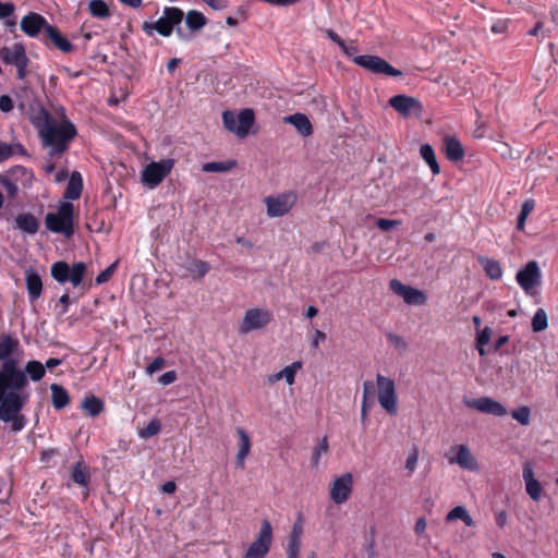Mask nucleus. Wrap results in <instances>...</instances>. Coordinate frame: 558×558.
<instances>
[{
	"label": "nucleus",
	"mask_w": 558,
	"mask_h": 558,
	"mask_svg": "<svg viewBox=\"0 0 558 558\" xmlns=\"http://www.w3.org/2000/svg\"><path fill=\"white\" fill-rule=\"evenodd\" d=\"M28 386L25 372L19 367L17 360H10L0 366V417L10 423L12 433H20L27 425V418L21 413L28 401L23 390Z\"/></svg>",
	"instance_id": "obj_1"
},
{
	"label": "nucleus",
	"mask_w": 558,
	"mask_h": 558,
	"mask_svg": "<svg viewBox=\"0 0 558 558\" xmlns=\"http://www.w3.org/2000/svg\"><path fill=\"white\" fill-rule=\"evenodd\" d=\"M43 113L44 122L37 126L44 146L51 148L52 155L64 153L77 134L75 125L68 119L58 124L49 112L44 110Z\"/></svg>",
	"instance_id": "obj_2"
},
{
	"label": "nucleus",
	"mask_w": 558,
	"mask_h": 558,
	"mask_svg": "<svg viewBox=\"0 0 558 558\" xmlns=\"http://www.w3.org/2000/svg\"><path fill=\"white\" fill-rule=\"evenodd\" d=\"M184 12L178 7H165L162 15L155 22H144L142 29L147 36L158 33L162 37H170L175 32L179 40L189 43L192 40L191 33H185L181 27Z\"/></svg>",
	"instance_id": "obj_3"
},
{
	"label": "nucleus",
	"mask_w": 558,
	"mask_h": 558,
	"mask_svg": "<svg viewBox=\"0 0 558 558\" xmlns=\"http://www.w3.org/2000/svg\"><path fill=\"white\" fill-rule=\"evenodd\" d=\"M46 228L53 232L70 238L74 234V205L62 202L56 213H49L45 218Z\"/></svg>",
	"instance_id": "obj_4"
},
{
	"label": "nucleus",
	"mask_w": 558,
	"mask_h": 558,
	"mask_svg": "<svg viewBox=\"0 0 558 558\" xmlns=\"http://www.w3.org/2000/svg\"><path fill=\"white\" fill-rule=\"evenodd\" d=\"M87 272V266L83 262L70 266L64 260H58L51 265V277L61 284L70 282L74 288H80Z\"/></svg>",
	"instance_id": "obj_5"
},
{
	"label": "nucleus",
	"mask_w": 558,
	"mask_h": 558,
	"mask_svg": "<svg viewBox=\"0 0 558 558\" xmlns=\"http://www.w3.org/2000/svg\"><path fill=\"white\" fill-rule=\"evenodd\" d=\"M0 59L3 63L14 65L17 70V78L24 80L27 75V65L29 59L26 56L25 48L22 44L13 46H4L0 48Z\"/></svg>",
	"instance_id": "obj_6"
},
{
	"label": "nucleus",
	"mask_w": 558,
	"mask_h": 558,
	"mask_svg": "<svg viewBox=\"0 0 558 558\" xmlns=\"http://www.w3.org/2000/svg\"><path fill=\"white\" fill-rule=\"evenodd\" d=\"M353 62L367 70L373 74H384L387 76L399 77L402 76V72L396 68H393L390 63H388L385 59L373 56V54H362L353 58Z\"/></svg>",
	"instance_id": "obj_7"
},
{
	"label": "nucleus",
	"mask_w": 558,
	"mask_h": 558,
	"mask_svg": "<svg viewBox=\"0 0 558 558\" xmlns=\"http://www.w3.org/2000/svg\"><path fill=\"white\" fill-rule=\"evenodd\" d=\"M272 544V526L268 520H263L256 539L248 546L243 558H265Z\"/></svg>",
	"instance_id": "obj_8"
},
{
	"label": "nucleus",
	"mask_w": 558,
	"mask_h": 558,
	"mask_svg": "<svg viewBox=\"0 0 558 558\" xmlns=\"http://www.w3.org/2000/svg\"><path fill=\"white\" fill-rule=\"evenodd\" d=\"M378 388V402L389 414L395 415L398 412L397 395L395 381L380 374L376 376Z\"/></svg>",
	"instance_id": "obj_9"
},
{
	"label": "nucleus",
	"mask_w": 558,
	"mask_h": 558,
	"mask_svg": "<svg viewBox=\"0 0 558 558\" xmlns=\"http://www.w3.org/2000/svg\"><path fill=\"white\" fill-rule=\"evenodd\" d=\"M174 159L167 158L148 163L142 172V180L149 187H156L172 171Z\"/></svg>",
	"instance_id": "obj_10"
},
{
	"label": "nucleus",
	"mask_w": 558,
	"mask_h": 558,
	"mask_svg": "<svg viewBox=\"0 0 558 558\" xmlns=\"http://www.w3.org/2000/svg\"><path fill=\"white\" fill-rule=\"evenodd\" d=\"M298 195L293 191L278 194L276 196H267L264 203L267 208V215L269 217H282L287 215L291 208L295 205Z\"/></svg>",
	"instance_id": "obj_11"
},
{
	"label": "nucleus",
	"mask_w": 558,
	"mask_h": 558,
	"mask_svg": "<svg viewBox=\"0 0 558 558\" xmlns=\"http://www.w3.org/2000/svg\"><path fill=\"white\" fill-rule=\"evenodd\" d=\"M272 319V313L268 310L251 308L244 314L243 320L240 325V332L246 335L252 330L262 329L267 326Z\"/></svg>",
	"instance_id": "obj_12"
},
{
	"label": "nucleus",
	"mask_w": 558,
	"mask_h": 558,
	"mask_svg": "<svg viewBox=\"0 0 558 558\" xmlns=\"http://www.w3.org/2000/svg\"><path fill=\"white\" fill-rule=\"evenodd\" d=\"M447 459L450 464H458L460 468L469 471H477L478 463L476 458L471 453L465 445H456L451 447L447 453Z\"/></svg>",
	"instance_id": "obj_13"
},
{
	"label": "nucleus",
	"mask_w": 558,
	"mask_h": 558,
	"mask_svg": "<svg viewBox=\"0 0 558 558\" xmlns=\"http://www.w3.org/2000/svg\"><path fill=\"white\" fill-rule=\"evenodd\" d=\"M463 402L468 408L476 410L481 413L492 414L497 417H502L508 414L507 408L505 405L489 397L464 399Z\"/></svg>",
	"instance_id": "obj_14"
},
{
	"label": "nucleus",
	"mask_w": 558,
	"mask_h": 558,
	"mask_svg": "<svg viewBox=\"0 0 558 558\" xmlns=\"http://www.w3.org/2000/svg\"><path fill=\"white\" fill-rule=\"evenodd\" d=\"M389 105L402 117H418L423 111L422 102L414 97L407 95H396L389 99Z\"/></svg>",
	"instance_id": "obj_15"
},
{
	"label": "nucleus",
	"mask_w": 558,
	"mask_h": 558,
	"mask_svg": "<svg viewBox=\"0 0 558 558\" xmlns=\"http://www.w3.org/2000/svg\"><path fill=\"white\" fill-rule=\"evenodd\" d=\"M389 288L395 294L401 296L407 304L421 305L425 304L427 301V298L423 291L410 286H405L398 279H391L389 282Z\"/></svg>",
	"instance_id": "obj_16"
},
{
	"label": "nucleus",
	"mask_w": 558,
	"mask_h": 558,
	"mask_svg": "<svg viewBox=\"0 0 558 558\" xmlns=\"http://www.w3.org/2000/svg\"><path fill=\"white\" fill-rule=\"evenodd\" d=\"M515 279L519 286L527 293L541 282V270L537 262L530 260L517 272Z\"/></svg>",
	"instance_id": "obj_17"
},
{
	"label": "nucleus",
	"mask_w": 558,
	"mask_h": 558,
	"mask_svg": "<svg viewBox=\"0 0 558 558\" xmlns=\"http://www.w3.org/2000/svg\"><path fill=\"white\" fill-rule=\"evenodd\" d=\"M48 26H51V24L43 15L35 12H29L21 21V29L32 38L38 37L41 32L46 35Z\"/></svg>",
	"instance_id": "obj_18"
},
{
	"label": "nucleus",
	"mask_w": 558,
	"mask_h": 558,
	"mask_svg": "<svg viewBox=\"0 0 558 558\" xmlns=\"http://www.w3.org/2000/svg\"><path fill=\"white\" fill-rule=\"evenodd\" d=\"M353 477L351 473H345L337 477L330 487V498L338 505L345 502L352 492Z\"/></svg>",
	"instance_id": "obj_19"
},
{
	"label": "nucleus",
	"mask_w": 558,
	"mask_h": 558,
	"mask_svg": "<svg viewBox=\"0 0 558 558\" xmlns=\"http://www.w3.org/2000/svg\"><path fill=\"white\" fill-rule=\"evenodd\" d=\"M25 284L29 301L38 300L43 293V280L35 269L28 268L25 270Z\"/></svg>",
	"instance_id": "obj_20"
},
{
	"label": "nucleus",
	"mask_w": 558,
	"mask_h": 558,
	"mask_svg": "<svg viewBox=\"0 0 558 558\" xmlns=\"http://www.w3.org/2000/svg\"><path fill=\"white\" fill-rule=\"evenodd\" d=\"M49 40L57 49L64 53H71L74 51V46L60 33V31L51 25L47 27V33L43 38L44 43Z\"/></svg>",
	"instance_id": "obj_21"
},
{
	"label": "nucleus",
	"mask_w": 558,
	"mask_h": 558,
	"mask_svg": "<svg viewBox=\"0 0 558 558\" xmlns=\"http://www.w3.org/2000/svg\"><path fill=\"white\" fill-rule=\"evenodd\" d=\"M71 480L85 488L83 493L84 498L88 497V485L90 482V473L88 466L84 463L83 460L77 461L71 470Z\"/></svg>",
	"instance_id": "obj_22"
},
{
	"label": "nucleus",
	"mask_w": 558,
	"mask_h": 558,
	"mask_svg": "<svg viewBox=\"0 0 558 558\" xmlns=\"http://www.w3.org/2000/svg\"><path fill=\"white\" fill-rule=\"evenodd\" d=\"M523 480L525 482V489L527 495L534 501H538L542 495V485L534 477V472L530 463H525L523 466Z\"/></svg>",
	"instance_id": "obj_23"
},
{
	"label": "nucleus",
	"mask_w": 558,
	"mask_h": 558,
	"mask_svg": "<svg viewBox=\"0 0 558 558\" xmlns=\"http://www.w3.org/2000/svg\"><path fill=\"white\" fill-rule=\"evenodd\" d=\"M3 174L23 187L29 186L34 180V172L31 169L20 165L11 167Z\"/></svg>",
	"instance_id": "obj_24"
},
{
	"label": "nucleus",
	"mask_w": 558,
	"mask_h": 558,
	"mask_svg": "<svg viewBox=\"0 0 558 558\" xmlns=\"http://www.w3.org/2000/svg\"><path fill=\"white\" fill-rule=\"evenodd\" d=\"M19 347L20 342L15 337L9 333H0V362L5 363V361L14 360L12 355Z\"/></svg>",
	"instance_id": "obj_25"
},
{
	"label": "nucleus",
	"mask_w": 558,
	"mask_h": 558,
	"mask_svg": "<svg viewBox=\"0 0 558 558\" xmlns=\"http://www.w3.org/2000/svg\"><path fill=\"white\" fill-rule=\"evenodd\" d=\"M183 20L187 28L185 33H191L192 39L195 37V34L207 24L206 16L197 10H190L186 15H184Z\"/></svg>",
	"instance_id": "obj_26"
},
{
	"label": "nucleus",
	"mask_w": 558,
	"mask_h": 558,
	"mask_svg": "<svg viewBox=\"0 0 558 558\" xmlns=\"http://www.w3.org/2000/svg\"><path fill=\"white\" fill-rule=\"evenodd\" d=\"M446 157L450 161H460L464 157V149L461 142L454 136H446L444 140Z\"/></svg>",
	"instance_id": "obj_27"
},
{
	"label": "nucleus",
	"mask_w": 558,
	"mask_h": 558,
	"mask_svg": "<svg viewBox=\"0 0 558 558\" xmlns=\"http://www.w3.org/2000/svg\"><path fill=\"white\" fill-rule=\"evenodd\" d=\"M236 435L239 437V451L235 457V464L242 469L251 450V438L242 427L236 428Z\"/></svg>",
	"instance_id": "obj_28"
},
{
	"label": "nucleus",
	"mask_w": 558,
	"mask_h": 558,
	"mask_svg": "<svg viewBox=\"0 0 558 558\" xmlns=\"http://www.w3.org/2000/svg\"><path fill=\"white\" fill-rule=\"evenodd\" d=\"M284 122L292 124L302 136H310L313 133V126L310 119L304 113H294L287 116Z\"/></svg>",
	"instance_id": "obj_29"
},
{
	"label": "nucleus",
	"mask_w": 558,
	"mask_h": 558,
	"mask_svg": "<svg viewBox=\"0 0 558 558\" xmlns=\"http://www.w3.org/2000/svg\"><path fill=\"white\" fill-rule=\"evenodd\" d=\"M15 228L27 234H35L39 229L38 219L29 213L20 214L14 218Z\"/></svg>",
	"instance_id": "obj_30"
},
{
	"label": "nucleus",
	"mask_w": 558,
	"mask_h": 558,
	"mask_svg": "<svg viewBox=\"0 0 558 558\" xmlns=\"http://www.w3.org/2000/svg\"><path fill=\"white\" fill-rule=\"evenodd\" d=\"M83 190V179L80 172L73 171L70 175L63 197L65 199L75 201L81 197Z\"/></svg>",
	"instance_id": "obj_31"
},
{
	"label": "nucleus",
	"mask_w": 558,
	"mask_h": 558,
	"mask_svg": "<svg viewBox=\"0 0 558 558\" xmlns=\"http://www.w3.org/2000/svg\"><path fill=\"white\" fill-rule=\"evenodd\" d=\"M478 263L482 265L486 276L490 278L492 280H499L502 277V268L499 262L485 257L480 256Z\"/></svg>",
	"instance_id": "obj_32"
},
{
	"label": "nucleus",
	"mask_w": 558,
	"mask_h": 558,
	"mask_svg": "<svg viewBox=\"0 0 558 558\" xmlns=\"http://www.w3.org/2000/svg\"><path fill=\"white\" fill-rule=\"evenodd\" d=\"M52 405L56 410H62L70 403V397L68 391L58 384L50 386Z\"/></svg>",
	"instance_id": "obj_33"
},
{
	"label": "nucleus",
	"mask_w": 558,
	"mask_h": 558,
	"mask_svg": "<svg viewBox=\"0 0 558 558\" xmlns=\"http://www.w3.org/2000/svg\"><path fill=\"white\" fill-rule=\"evenodd\" d=\"M255 116L252 109H243L238 116V128L235 133L239 136L247 134L251 126L254 124Z\"/></svg>",
	"instance_id": "obj_34"
},
{
	"label": "nucleus",
	"mask_w": 558,
	"mask_h": 558,
	"mask_svg": "<svg viewBox=\"0 0 558 558\" xmlns=\"http://www.w3.org/2000/svg\"><path fill=\"white\" fill-rule=\"evenodd\" d=\"M461 520L466 526L473 527L475 525L474 520L463 506H457L452 508L446 515V522H452L454 520Z\"/></svg>",
	"instance_id": "obj_35"
},
{
	"label": "nucleus",
	"mask_w": 558,
	"mask_h": 558,
	"mask_svg": "<svg viewBox=\"0 0 558 558\" xmlns=\"http://www.w3.org/2000/svg\"><path fill=\"white\" fill-rule=\"evenodd\" d=\"M421 157L429 166L430 171L434 175L440 173V167L437 162L434 148L429 144H423L420 148Z\"/></svg>",
	"instance_id": "obj_36"
},
{
	"label": "nucleus",
	"mask_w": 558,
	"mask_h": 558,
	"mask_svg": "<svg viewBox=\"0 0 558 558\" xmlns=\"http://www.w3.org/2000/svg\"><path fill=\"white\" fill-rule=\"evenodd\" d=\"M238 162L234 159L226 161H211L203 163L202 171L204 172H228L236 168Z\"/></svg>",
	"instance_id": "obj_37"
},
{
	"label": "nucleus",
	"mask_w": 558,
	"mask_h": 558,
	"mask_svg": "<svg viewBox=\"0 0 558 558\" xmlns=\"http://www.w3.org/2000/svg\"><path fill=\"white\" fill-rule=\"evenodd\" d=\"M26 374V377L31 378L33 381H39L46 375V369L43 363L36 360L28 361L25 364L23 369Z\"/></svg>",
	"instance_id": "obj_38"
},
{
	"label": "nucleus",
	"mask_w": 558,
	"mask_h": 558,
	"mask_svg": "<svg viewBox=\"0 0 558 558\" xmlns=\"http://www.w3.org/2000/svg\"><path fill=\"white\" fill-rule=\"evenodd\" d=\"M88 11L93 17L105 20L111 16L110 9L104 0H90Z\"/></svg>",
	"instance_id": "obj_39"
},
{
	"label": "nucleus",
	"mask_w": 558,
	"mask_h": 558,
	"mask_svg": "<svg viewBox=\"0 0 558 558\" xmlns=\"http://www.w3.org/2000/svg\"><path fill=\"white\" fill-rule=\"evenodd\" d=\"M82 409L90 416H97L104 410V402L99 398L90 396L83 400Z\"/></svg>",
	"instance_id": "obj_40"
},
{
	"label": "nucleus",
	"mask_w": 558,
	"mask_h": 558,
	"mask_svg": "<svg viewBox=\"0 0 558 558\" xmlns=\"http://www.w3.org/2000/svg\"><path fill=\"white\" fill-rule=\"evenodd\" d=\"M209 264L201 259H194L186 266V270L194 277L202 279L209 271Z\"/></svg>",
	"instance_id": "obj_41"
},
{
	"label": "nucleus",
	"mask_w": 558,
	"mask_h": 558,
	"mask_svg": "<svg viewBox=\"0 0 558 558\" xmlns=\"http://www.w3.org/2000/svg\"><path fill=\"white\" fill-rule=\"evenodd\" d=\"M548 327V318L545 310L538 308L532 318V330L541 332Z\"/></svg>",
	"instance_id": "obj_42"
},
{
	"label": "nucleus",
	"mask_w": 558,
	"mask_h": 558,
	"mask_svg": "<svg viewBox=\"0 0 558 558\" xmlns=\"http://www.w3.org/2000/svg\"><path fill=\"white\" fill-rule=\"evenodd\" d=\"M0 185L5 190L7 196L10 199H15L19 194V183L12 181L7 175H0Z\"/></svg>",
	"instance_id": "obj_43"
},
{
	"label": "nucleus",
	"mask_w": 558,
	"mask_h": 558,
	"mask_svg": "<svg viewBox=\"0 0 558 558\" xmlns=\"http://www.w3.org/2000/svg\"><path fill=\"white\" fill-rule=\"evenodd\" d=\"M300 368H302V363L299 361L283 367L281 369L282 379H284L288 385H293L295 380V374Z\"/></svg>",
	"instance_id": "obj_44"
},
{
	"label": "nucleus",
	"mask_w": 558,
	"mask_h": 558,
	"mask_svg": "<svg viewBox=\"0 0 558 558\" xmlns=\"http://www.w3.org/2000/svg\"><path fill=\"white\" fill-rule=\"evenodd\" d=\"M492 329L489 327H485L483 330L477 331L476 336V349L480 355L485 354L484 347L489 343L492 337Z\"/></svg>",
	"instance_id": "obj_45"
},
{
	"label": "nucleus",
	"mask_w": 558,
	"mask_h": 558,
	"mask_svg": "<svg viewBox=\"0 0 558 558\" xmlns=\"http://www.w3.org/2000/svg\"><path fill=\"white\" fill-rule=\"evenodd\" d=\"M511 416L513 420L519 422L521 425L530 424L531 409L527 405L519 407L512 410Z\"/></svg>",
	"instance_id": "obj_46"
},
{
	"label": "nucleus",
	"mask_w": 558,
	"mask_h": 558,
	"mask_svg": "<svg viewBox=\"0 0 558 558\" xmlns=\"http://www.w3.org/2000/svg\"><path fill=\"white\" fill-rule=\"evenodd\" d=\"M160 429H161V423L159 422V420L154 418L147 424V426L145 428L140 430V436L142 438H149V437L157 435L160 432Z\"/></svg>",
	"instance_id": "obj_47"
},
{
	"label": "nucleus",
	"mask_w": 558,
	"mask_h": 558,
	"mask_svg": "<svg viewBox=\"0 0 558 558\" xmlns=\"http://www.w3.org/2000/svg\"><path fill=\"white\" fill-rule=\"evenodd\" d=\"M222 121L227 130L235 133V130L238 128V117L234 114V112L229 110L225 111L222 113Z\"/></svg>",
	"instance_id": "obj_48"
},
{
	"label": "nucleus",
	"mask_w": 558,
	"mask_h": 558,
	"mask_svg": "<svg viewBox=\"0 0 558 558\" xmlns=\"http://www.w3.org/2000/svg\"><path fill=\"white\" fill-rule=\"evenodd\" d=\"M328 449H329L328 439H327V437H324L314 450L313 458H312L313 465L318 464L320 456L323 453H327Z\"/></svg>",
	"instance_id": "obj_49"
},
{
	"label": "nucleus",
	"mask_w": 558,
	"mask_h": 558,
	"mask_svg": "<svg viewBox=\"0 0 558 558\" xmlns=\"http://www.w3.org/2000/svg\"><path fill=\"white\" fill-rule=\"evenodd\" d=\"M116 267L117 263H113L110 266H108L105 270H102L100 274H98V276L96 277V283L101 284L107 282L113 275Z\"/></svg>",
	"instance_id": "obj_50"
},
{
	"label": "nucleus",
	"mask_w": 558,
	"mask_h": 558,
	"mask_svg": "<svg viewBox=\"0 0 558 558\" xmlns=\"http://www.w3.org/2000/svg\"><path fill=\"white\" fill-rule=\"evenodd\" d=\"M399 225H400L399 220H391V219H385V218H379L376 221V227L381 231H389L393 227L399 226Z\"/></svg>",
	"instance_id": "obj_51"
},
{
	"label": "nucleus",
	"mask_w": 558,
	"mask_h": 558,
	"mask_svg": "<svg viewBox=\"0 0 558 558\" xmlns=\"http://www.w3.org/2000/svg\"><path fill=\"white\" fill-rule=\"evenodd\" d=\"M15 11V5L12 2L2 3L0 1V19L4 20L11 17Z\"/></svg>",
	"instance_id": "obj_52"
},
{
	"label": "nucleus",
	"mask_w": 558,
	"mask_h": 558,
	"mask_svg": "<svg viewBox=\"0 0 558 558\" xmlns=\"http://www.w3.org/2000/svg\"><path fill=\"white\" fill-rule=\"evenodd\" d=\"M374 405V400H362L361 404V422L364 426H366L367 423V416L368 412Z\"/></svg>",
	"instance_id": "obj_53"
},
{
	"label": "nucleus",
	"mask_w": 558,
	"mask_h": 558,
	"mask_svg": "<svg viewBox=\"0 0 558 558\" xmlns=\"http://www.w3.org/2000/svg\"><path fill=\"white\" fill-rule=\"evenodd\" d=\"M375 386L373 381L366 380L363 384V398L362 400H374Z\"/></svg>",
	"instance_id": "obj_54"
},
{
	"label": "nucleus",
	"mask_w": 558,
	"mask_h": 558,
	"mask_svg": "<svg viewBox=\"0 0 558 558\" xmlns=\"http://www.w3.org/2000/svg\"><path fill=\"white\" fill-rule=\"evenodd\" d=\"M165 359L161 356H157L153 360V362L146 367V372L148 374H154L157 371L161 369L165 366Z\"/></svg>",
	"instance_id": "obj_55"
},
{
	"label": "nucleus",
	"mask_w": 558,
	"mask_h": 558,
	"mask_svg": "<svg viewBox=\"0 0 558 558\" xmlns=\"http://www.w3.org/2000/svg\"><path fill=\"white\" fill-rule=\"evenodd\" d=\"M13 156L11 144L0 142V162L10 159Z\"/></svg>",
	"instance_id": "obj_56"
},
{
	"label": "nucleus",
	"mask_w": 558,
	"mask_h": 558,
	"mask_svg": "<svg viewBox=\"0 0 558 558\" xmlns=\"http://www.w3.org/2000/svg\"><path fill=\"white\" fill-rule=\"evenodd\" d=\"M177 378H178L177 373L174 371H169V372L163 373L159 377V383L163 386H167V385L174 383L177 380Z\"/></svg>",
	"instance_id": "obj_57"
},
{
	"label": "nucleus",
	"mask_w": 558,
	"mask_h": 558,
	"mask_svg": "<svg viewBox=\"0 0 558 558\" xmlns=\"http://www.w3.org/2000/svg\"><path fill=\"white\" fill-rule=\"evenodd\" d=\"M13 101L10 96L2 95L0 97V110L2 112H10L13 109Z\"/></svg>",
	"instance_id": "obj_58"
},
{
	"label": "nucleus",
	"mask_w": 558,
	"mask_h": 558,
	"mask_svg": "<svg viewBox=\"0 0 558 558\" xmlns=\"http://www.w3.org/2000/svg\"><path fill=\"white\" fill-rule=\"evenodd\" d=\"M323 33L326 35L327 38L337 44L339 47L343 46L344 40L333 29L325 28L323 29Z\"/></svg>",
	"instance_id": "obj_59"
},
{
	"label": "nucleus",
	"mask_w": 558,
	"mask_h": 558,
	"mask_svg": "<svg viewBox=\"0 0 558 558\" xmlns=\"http://www.w3.org/2000/svg\"><path fill=\"white\" fill-rule=\"evenodd\" d=\"M302 534H303V525H302L301 520H298L292 526L289 538L301 539Z\"/></svg>",
	"instance_id": "obj_60"
},
{
	"label": "nucleus",
	"mask_w": 558,
	"mask_h": 558,
	"mask_svg": "<svg viewBox=\"0 0 558 558\" xmlns=\"http://www.w3.org/2000/svg\"><path fill=\"white\" fill-rule=\"evenodd\" d=\"M207 5H209L211 9L216 11H220L227 8L228 1L227 0H202Z\"/></svg>",
	"instance_id": "obj_61"
},
{
	"label": "nucleus",
	"mask_w": 558,
	"mask_h": 558,
	"mask_svg": "<svg viewBox=\"0 0 558 558\" xmlns=\"http://www.w3.org/2000/svg\"><path fill=\"white\" fill-rule=\"evenodd\" d=\"M301 539L288 538L287 553L300 554Z\"/></svg>",
	"instance_id": "obj_62"
},
{
	"label": "nucleus",
	"mask_w": 558,
	"mask_h": 558,
	"mask_svg": "<svg viewBox=\"0 0 558 558\" xmlns=\"http://www.w3.org/2000/svg\"><path fill=\"white\" fill-rule=\"evenodd\" d=\"M57 453L58 450L53 448L43 450L40 453V461L43 463H48Z\"/></svg>",
	"instance_id": "obj_63"
},
{
	"label": "nucleus",
	"mask_w": 558,
	"mask_h": 558,
	"mask_svg": "<svg viewBox=\"0 0 558 558\" xmlns=\"http://www.w3.org/2000/svg\"><path fill=\"white\" fill-rule=\"evenodd\" d=\"M508 25L506 21H498L493 24L490 31L494 34H504L507 32Z\"/></svg>",
	"instance_id": "obj_64"
}]
</instances>
